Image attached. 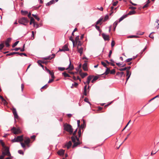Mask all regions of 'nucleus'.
Masks as SVG:
<instances>
[{"instance_id": "nucleus-48", "label": "nucleus", "mask_w": 159, "mask_h": 159, "mask_svg": "<svg viewBox=\"0 0 159 159\" xmlns=\"http://www.w3.org/2000/svg\"><path fill=\"white\" fill-rule=\"evenodd\" d=\"M84 101L87 102L90 105H91V103L90 102L88 101V99L87 98H85L84 99Z\"/></svg>"}, {"instance_id": "nucleus-25", "label": "nucleus", "mask_w": 159, "mask_h": 159, "mask_svg": "<svg viewBox=\"0 0 159 159\" xmlns=\"http://www.w3.org/2000/svg\"><path fill=\"white\" fill-rule=\"evenodd\" d=\"M98 78V77L97 76H95L93 80H92L91 82L92 83H93L95 81L97 80Z\"/></svg>"}, {"instance_id": "nucleus-28", "label": "nucleus", "mask_w": 159, "mask_h": 159, "mask_svg": "<svg viewBox=\"0 0 159 159\" xmlns=\"http://www.w3.org/2000/svg\"><path fill=\"white\" fill-rule=\"evenodd\" d=\"M118 21H116L113 24L114 30H115L118 24Z\"/></svg>"}, {"instance_id": "nucleus-36", "label": "nucleus", "mask_w": 159, "mask_h": 159, "mask_svg": "<svg viewBox=\"0 0 159 159\" xmlns=\"http://www.w3.org/2000/svg\"><path fill=\"white\" fill-rule=\"evenodd\" d=\"M20 143L22 147L24 148L25 150L26 149V148L25 144L22 142H20Z\"/></svg>"}, {"instance_id": "nucleus-29", "label": "nucleus", "mask_w": 159, "mask_h": 159, "mask_svg": "<svg viewBox=\"0 0 159 159\" xmlns=\"http://www.w3.org/2000/svg\"><path fill=\"white\" fill-rule=\"evenodd\" d=\"M34 27L36 28H38L39 27V25L36 22L34 23L33 24Z\"/></svg>"}, {"instance_id": "nucleus-2", "label": "nucleus", "mask_w": 159, "mask_h": 159, "mask_svg": "<svg viewBox=\"0 0 159 159\" xmlns=\"http://www.w3.org/2000/svg\"><path fill=\"white\" fill-rule=\"evenodd\" d=\"M18 22L21 24L26 25V24L29 22V20H28L27 18L23 17L19 19Z\"/></svg>"}, {"instance_id": "nucleus-40", "label": "nucleus", "mask_w": 159, "mask_h": 159, "mask_svg": "<svg viewBox=\"0 0 159 159\" xmlns=\"http://www.w3.org/2000/svg\"><path fill=\"white\" fill-rule=\"evenodd\" d=\"M71 139L72 141L74 143L76 142V138L75 137H74V136H72L71 137Z\"/></svg>"}, {"instance_id": "nucleus-35", "label": "nucleus", "mask_w": 159, "mask_h": 159, "mask_svg": "<svg viewBox=\"0 0 159 159\" xmlns=\"http://www.w3.org/2000/svg\"><path fill=\"white\" fill-rule=\"evenodd\" d=\"M102 20V18H100L96 22V24L98 25L99 24Z\"/></svg>"}, {"instance_id": "nucleus-4", "label": "nucleus", "mask_w": 159, "mask_h": 159, "mask_svg": "<svg viewBox=\"0 0 159 159\" xmlns=\"http://www.w3.org/2000/svg\"><path fill=\"white\" fill-rule=\"evenodd\" d=\"M4 148V152H2V154L5 155H7L8 156H11V154L9 151V149L8 147H6Z\"/></svg>"}, {"instance_id": "nucleus-53", "label": "nucleus", "mask_w": 159, "mask_h": 159, "mask_svg": "<svg viewBox=\"0 0 159 159\" xmlns=\"http://www.w3.org/2000/svg\"><path fill=\"white\" fill-rule=\"evenodd\" d=\"M19 55H20L21 56H22L23 55H24L25 56H27V55L26 53H19Z\"/></svg>"}, {"instance_id": "nucleus-18", "label": "nucleus", "mask_w": 159, "mask_h": 159, "mask_svg": "<svg viewBox=\"0 0 159 159\" xmlns=\"http://www.w3.org/2000/svg\"><path fill=\"white\" fill-rule=\"evenodd\" d=\"M127 16V15H123L121 17H120L119 19V22H120L124 18H126Z\"/></svg>"}, {"instance_id": "nucleus-3", "label": "nucleus", "mask_w": 159, "mask_h": 159, "mask_svg": "<svg viewBox=\"0 0 159 159\" xmlns=\"http://www.w3.org/2000/svg\"><path fill=\"white\" fill-rule=\"evenodd\" d=\"M11 131L15 134H18L21 132L19 128H16L14 127L11 129Z\"/></svg>"}, {"instance_id": "nucleus-38", "label": "nucleus", "mask_w": 159, "mask_h": 159, "mask_svg": "<svg viewBox=\"0 0 159 159\" xmlns=\"http://www.w3.org/2000/svg\"><path fill=\"white\" fill-rule=\"evenodd\" d=\"M19 42V41H16V42L13 44V45H12V47L13 48H14L15 47H16L17 45L18 44V43Z\"/></svg>"}, {"instance_id": "nucleus-8", "label": "nucleus", "mask_w": 159, "mask_h": 159, "mask_svg": "<svg viewBox=\"0 0 159 159\" xmlns=\"http://www.w3.org/2000/svg\"><path fill=\"white\" fill-rule=\"evenodd\" d=\"M12 112L14 116L15 119H18V115H17L16 111L15 108H13L12 110Z\"/></svg>"}, {"instance_id": "nucleus-51", "label": "nucleus", "mask_w": 159, "mask_h": 159, "mask_svg": "<svg viewBox=\"0 0 159 159\" xmlns=\"http://www.w3.org/2000/svg\"><path fill=\"white\" fill-rule=\"evenodd\" d=\"M11 38H8L7 39L6 41V42L9 43V42H11Z\"/></svg>"}, {"instance_id": "nucleus-34", "label": "nucleus", "mask_w": 159, "mask_h": 159, "mask_svg": "<svg viewBox=\"0 0 159 159\" xmlns=\"http://www.w3.org/2000/svg\"><path fill=\"white\" fill-rule=\"evenodd\" d=\"M116 72V70L115 69H113L110 70V73L111 74H114Z\"/></svg>"}, {"instance_id": "nucleus-5", "label": "nucleus", "mask_w": 159, "mask_h": 159, "mask_svg": "<svg viewBox=\"0 0 159 159\" xmlns=\"http://www.w3.org/2000/svg\"><path fill=\"white\" fill-rule=\"evenodd\" d=\"M102 37L105 41H109V35L105 34L104 33H102Z\"/></svg>"}, {"instance_id": "nucleus-50", "label": "nucleus", "mask_w": 159, "mask_h": 159, "mask_svg": "<svg viewBox=\"0 0 159 159\" xmlns=\"http://www.w3.org/2000/svg\"><path fill=\"white\" fill-rule=\"evenodd\" d=\"M0 98L1 99L2 102H6L5 100L3 98V97L1 95H0Z\"/></svg>"}, {"instance_id": "nucleus-39", "label": "nucleus", "mask_w": 159, "mask_h": 159, "mask_svg": "<svg viewBox=\"0 0 159 159\" xmlns=\"http://www.w3.org/2000/svg\"><path fill=\"white\" fill-rule=\"evenodd\" d=\"M79 36H76V37L75 38V41L76 43H78V41H79Z\"/></svg>"}, {"instance_id": "nucleus-61", "label": "nucleus", "mask_w": 159, "mask_h": 159, "mask_svg": "<svg viewBox=\"0 0 159 159\" xmlns=\"http://www.w3.org/2000/svg\"><path fill=\"white\" fill-rule=\"evenodd\" d=\"M95 28L97 30H98V31H100V27L99 26H97V25H95Z\"/></svg>"}, {"instance_id": "nucleus-57", "label": "nucleus", "mask_w": 159, "mask_h": 159, "mask_svg": "<svg viewBox=\"0 0 159 159\" xmlns=\"http://www.w3.org/2000/svg\"><path fill=\"white\" fill-rule=\"evenodd\" d=\"M130 7H129V9L134 10L136 9V8L135 7H134L133 6H131V5H129Z\"/></svg>"}, {"instance_id": "nucleus-31", "label": "nucleus", "mask_w": 159, "mask_h": 159, "mask_svg": "<svg viewBox=\"0 0 159 159\" xmlns=\"http://www.w3.org/2000/svg\"><path fill=\"white\" fill-rule=\"evenodd\" d=\"M58 69L59 70L62 71L66 70V69L65 67H58Z\"/></svg>"}, {"instance_id": "nucleus-52", "label": "nucleus", "mask_w": 159, "mask_h": 159, "mask_svg": "<svg viewBox=\"0 0 159 159\" xmlns=\"http://www.w3.org/2000/svg\"><path fill=\"white\" fill-rule=\"evenodd\" d=\"M116 75L119 76V77L120 78H121L122 77V76L120 72H117L116 74Z\"/></svg>"}, {"instance_id": "nucleus-7", "label": "nucleus", "mask_w": 159, "mask_h": 159, "mask_svg": "<svg viewBox=\"0 0 159 159\" xmlns=\"http://www.w3.org/2000/svg\"><path fill=\"white\" fill-rule=\"evenodd\" d=\"M55 56V54H52L51 55L49 56L44 57L43 59L45 60H51L54 58Z\"/></svg>"}, {"instance_id": "nucleus-13", "label": "nucleus", "mask_w": 159, "mask_h": 159, "mask_svg": "<svg viewBox=\"0 0 159 159\" xmlns=\"http://www.w3.org/2000/svg\"><path fill=\"white\" fill-rule=\"evenodd\" d=\"M81 70L80 72V75L82 78H84L86 76L88 75V74L87 73H81Z\"/></svg>"}, {"instance_id": "nucleus-23", "label": "nucleus", "mask_w": 159, "mask_h": 159, "mask_svg": "<svg viewBox=\"0 0 159 159\" xmlns=\"http://www.w3.org/2000/svg\"><path fill=\"white\" fill-rule=\"evenodd\" d=\"M62 74L63 75V76L65 77H70V76L66 72L62 73Z\"/></svg>"}, {"instance_id": "nucleus-11", "label": "nucleus", "mask_w": 159, "mask_h": 159, "mask_svg": "<svg viewBox=\"0 0 159 159\" xmlns=\"http://www.w3.org/2000/svg\"><path fill=\"white\" fill-rule=\"evenodd\" d=\"M30 142V140L29 138L28 137H25V140H24V142L25 143L28 145V147H29V144Z\"/></svg>"}, {"instance_id": "nucleus-9", "label": "nucleus", "mask_w": 159, "mask_h": 159, "mask_svg": "<svg viewBox=\"0 0 159 159\" xmlns=\"http://www.w3.org/2000/svg\"><path fill=\"white\" fill-rule=\"evenodd\" d=\"M74 66L73 65L71 64V61L70 60V64L69 65L68 67V68L66 69V70H71L74 69Z\"/></svg>"}, {"instance_id": "nucleus-10", "label": "nucleus", "mask_w": 159, "mask_h": 159, "mask_svg": "<svg viewBox=\"0 0 159 159\" xmlns=\"http://www.w3.org/2000/svg\"><path fill=\"white\" fill-rule=\"evenodd\" d=\"M16 138L17 142L22 141L23 140V135L18 136Z\"/></svg>"}, {"instance_id": "nucleus-37", "label": "nucleus", "mask_w": 159, "mask_h": 159, "mask_svg": "<svg viewBox=\"0 0 159 159\" xmlns=\"http://www.w3.org/2000/svg\"><path fill=\"white\" fill-rule=\"evenodd\" d=\"M48 87V85L47 84H45V85H44V86H43V87H42L41 88V89L40 90H41V91H42V89H46Z\"/></svg>"}, {"instance_id": "nucleus-32", "label": "nucleus", "mask_w": 159, "mask_h": 159, "mask_svg": "<svg viewBox=\"0 0 159 159\" xmlns=\"http://www.w3.org/2000/svg\"><path fill=\"white\" fill-rule=\"evenodd\" d=\"M49 74L51 75V77L52 79L54 78L55 76L54 75V73L53 72L51 71V72H50V73H49Z\"/></svg>"}, {"instance_id": "nucleus-42", "label": "nucleus", "mask_w": 159, "mask_h": 159, "mask_svg": "<svg viewBox=\"0 0 159 159\" xmlns=\"http://www.w3.org/2000/svg\"><path fill=\"white\" fill-rule=\"evenodd\" d=\"M81 67V64H80L78 66L77 68H75V70L77 71H78L79 69H80Z\"/></svg>"}, {"instance_id": "nucleus-12", "label": "nucleus", "mask_w": 159, "mask_h": 159, "mask_svg": "<svg viewBox=\"0 0 159 159\" xmlns=\"http://www.w3.org/2000/svg\"><path fill=\"white\" fill-rule=\"evenodd\" d=\"M65 152V151L63 149H60L57 152V154L60 156H62L63 155Z\"/></svg>"}, {"instance_id": "nucleus-6", "label": "nucleus", "mask_w": 159, "mask_h": 159, "mask_svg": "<svg viewBox=\"0 0 159 159\" xmlns=\"http://www.w3.org/2000/svg\"><path fill=\"white\" fill-rule=\"evenodd\" d=\"M69 50L67 46L66 45H64L62 48L59 49V51L65 52L66 51H68Z\"/></svg>"}, {"instance_id": "nucleus-22", "label": "nucleus", "mask_w": 159, "mask_h": 159, "mask_svg": "<svg viewBox=\"0 0 159 159\" xmlns=\"http://www.w3.org/2000/svg\"><path fill=\"white\" fill-rule=\"evenodd\" d=\"M80 142H75L74 143V144L73 145L72 147L74 148L77 146L78 145L80 144Z\"/></svg>"}, {"instance_id": "nucleus-46", "label": "nucleus", "mask_w": 159, "mask_h": 159, "mask_svg": "<svg viewBox=\"0 0 159 159\" xmlns=\"http://www.w3.org/2000/svg\"><path fill=\"white\" fill-rule=\"evenodd\" d=\"M78 133L79 137H80L81 135V129H79L78 130Z\"/></svg>"}, {"instance_id": "nucleus-41", "label": "nucleus", "mask_w": 159, "mask_h": 159, "mask_svg": "<svg viewBox=\"0 0 159 159\" xmlns=\"http://www.w3.org/2000/svg\"><path fill=\"white\" fill-rule=\"evenodd\" d=\"M108 19H109V16L108 15H107L105 16L104 17V21H106Z\"/></svg>"}, {"instance_id": "nucleus-60", "label": "nucleus", "mask_w": 159, "mask_h": 159, "mask_svg": "<svg viewBox=\"0 0 159 159\" xmlns=\"http://www.w3.org/2000/svg\"><path fill=\"white\" fill-rule=\"evenodd\" d=\"M78 43L77 44V47H78L79 46H81L82 45V43L81 41H79L78 42Z\"/></svg>"}, {"instance_id": "nucleus-21", "label": "nucleus", "mask_w": 159, "mask_h": 159, "mask_svg": "<svg viewBox=\"0 0 159 159\" xmlns=\"http://www.w3.org/2000/svg\"><path fill=\"white\" fill-rule=\"evenodd\" d=\"M83 94L85 96L87 95V85H85L84 86Z\"/></svg>"}, {"instance_id": "nucleus-19", "label": "nucleus", "mask_w": 159, "mask_h": 159, "mask_svg": "<svg viewBox=\"0 0 159 159\" xmlns=\"http://www.w3.org/2000/svg\"><path fill=\"white\" fill-rule=\"evenodd\" d=\"M21 14L23 15L26 16L28 14V12L27 11L22 10L20 11Z\"/></svg>"}, {"instance_id": "nucleus-59", "label": "nucleus", "mask_w": 159, "mask_h": 159, "mask_svg": "<svg viewBox=\"0 0 159 159\" xmlns=\"http://www.w3.org/2000/svg\"><path fill=\"white\" fill-rule=\"evenodd\" d=\"M25 44H24L23 45V48H20V51H21V52H23V51H25Z\"/></svg>"}, {"instance_id": "nucleus-24", "label": "nucleus", "mask_w": 159, "mask_h": 159, "mask_svg": "<svg viewBox=\"0 0 159 159\" xmlns=\"http://www.w3.org/2000/svg\"><path fill=\"white\" fill-rule=\"evenodd\" d=\"M83 124H81V126H80V129H83L84 126H85V121L84 120H83Z\"/></svg>"}, {"instance_id": "nucleus-62", "label": "nucleus", "mask_w": 159, "mask_h": 159, "mask_svg": "<svg viewBox=\"0 0 159 159\" xmlns=\"http://www.w3.org/2000/svg\"><path fill=\"white\" fill-rule=\"evenodd\" d=\"M78 85V83L75 82L74 84H72V86H75V87H76Z\"/></svg>"}, {"instance_id": "nucleus-1", "label": "nucleus", "mask_w": 159, "mask_h": 159, "mask_svg": "<svg viewBox=\"0 0 159 159\" xmlns=\"http://www.w3.org/2000/svg\"><path fill=\"white\" fill-rule=\"evenodd\" d=\"M64 129L69 132L70 134H72L73 132V129L72 126L67 123L64 124Z\"/></svg>"}, {"instance_id": "nucleus-33", "label": "nucleus", "mask_w": 159, "mask_h": 159, "mask_svg": "<svg viewBox=\"0 0 159 159\" xmlns=\"http://www.w3.org/2000/svg\"><path fill=\"white\" fill-rule=\"evenodd\" d=\"M0 143H1V144L3 148L6 147L5 146V144H4V143L3 142L2 140H0Z\"/></svg>"}, {"instance_id": "nucleus-63", "label": "nucleus", "mask_w": 159, "mask_h": 159, "mask_svg": "<svg viewBox=\"0 0 159 159\" xmlns=\"http://www.w3.org/2000/svg\"><path fill=\"white\" fill-rule=\"evenodd\" d=\"M69 40L70 41H71L72 42H74V39H73V37H72V36H70V38H69Z\"/></svg>"}, {"instance_id": "nucleus-58", "label": "nucleus", "mask_w": 159, "mask_h": 159, "mask_svg": "<svg viewBox=\"0 0 159 159\" xmlns=\"http://www.w3.org/2000/svg\"><path fill=\"white\" fill-rule=\"evenodd\" d=\"M30 18V21L32 22H33V24L35 22V21H34V18L32 17H31Z\"/></svg>"}, {"instance_id": "nucleus-45", "label": "nucleus", "mask_w": 159, "mask_h": 159, "mask_svg": "<svg viewBox=\"0 0 159 159\" xmlns=\"http://www.w3.org/2000/svg\"><path fill=\"white\" fill-rule=\"evenodd\" d=\"M131 75V72L129 70H126V76H128L129 74Z\"/></svg>"}, {"instance_id": "nucleus-30", "label": "nucleus", "mask_w": 159, "mask_h": 159, "mask_svg": "<svg viewBox=\"0 0 159 159\" xmlns=\"http://www.w3.org/2000/svg\"><path fill=\"white\" fill-rule=\"evenodd\" d=\"M32 16H34V18L36 19L38 21H39L40 20L39 18L36 15L34 14H32Z\"/></svg>"}, {"instance_id": "nucleus-64", "label": "nucleus", "mask_w": 159, "mask_h": 159, "mask_svg": "<svg viewBox=\"0 0 159 159\" xmlns=\"http://www.w3.org/2000/svg\"><path fill=\"white\" fill-rule=\"evenodd\" d=\"M148 6V4L146 2L145 4L143 7V8L147 7Z\"/></svg>"}, {"instance_id": "nucleus-16", "label": "nucleus", "mask_w": 159, "mask_h": 159, "mask_svg": "<svg viewBox=\"0 0 159 159\" xmlns=\"http://www.w3.org/2000/svg\"><path fill=\"white\" fill-rule=\"evenodd\" d=\"M83 69L84 71L88 70L87 64L85 63L83 65Z\"/></svg>"}, {"instance_id": "nucleus-55", "label": "nucleus", "mask_w": 159, "mask_h": 159, "mask_svg": "<svg viewBox=\"0 0 159 159\" xmlns=\"http://www.w3.org/2000/svg\"><path fill=\"white\" fill-rule=\"evenodd\" d=\"M18 152L20 154H24V152L21 150H19L18 151Z\"/></svg>"}, {"instance_id": "nucleus-49", "label": "nucleus", "mask_w": 159, "mask_h": 159, "mask_svg": "<svg viewBox=\"0 0 159 159\" xmlns=\"http://www.w3.org/2000/svg\"><path fill=\"white\" fill-rule=\"evenodd\" d=\"M4 45L3 43H2L0 44V50H1L4 47Z\"/></svg>"}, {"instance_id": "nucleus-54", "label": "nucleus", "mask_w": 159, "mask_h": 159, "mask_svg": "<svg viewBox=\"0 0 159 159\" xmlns=\"http://www.w3.org/2000/svg\"><path fill=\"white\" fill-rule=\"evenodd\" d=\"M118 1H116V2H114L112 3V5L113 6H116L117 5V3H118Z\"/></svg>"}, {"instance_id": "nucleus-15", "label": "nucleus", "mask_w": 159, "mask_h": 159, "mask_svg": "<svg viewBox=\"0 0 159 159\" xmlns=\"http://www.w3.org/2000/svg\"><path fill=\"white\" fill-rule=\"evenodd\" d=\"M106 69L105 72L103 74V75H107L110 73V70L109 68L107 67H106Z\"/></svg>"}, {"instance_id": "nucleus-43", "label": "nucleus", "mask_w": 159, "mask_h": 159, "mask_svg": "<svg viewBox=\"0 0 159 159\" xmlns=\"http://www.w3.org/2000/svg\"><path fill=\"white\" fill-rule=\"evenodd\" d=\"M127 68L126 67H125L124 68H120L118 70H120V71H122L125 70H127Z\"/></svg>"}, {"instance_id": "nucleus-56", "label": "nucleus", "mask_w": 159, "mask_h": 159, "mask_svg": "<svg viewBox=\"0 0 159 159\" xmlns=\"http://www.w3.org/2000/svg\"><path fill=\"white\" fill-rule=\"evenodd\" d=\"M115 44V42L114 40H112L111 42V46L112 47H113L114 46Z\"/></svg>"}, {"instance_id": "nucleus-44", "label": "nucleus", "mask_w": 159, "mask_h": 159, "mask_svg": "<svg viewBox=\"0 0 159 159\" xmlns=\"http://www.w3.org/2000/svg\"><path fill=\"white\" fill-rule=\"evenodd\" d=\"M101 64L104 67H105V68L107 67V64H106V63L103 62V61H101Z\"/></svg>"}, {"instance_id": "nucleus-26", "label": "nucleus", "mask_w": 159, "mask_h": 159, "mask_svg": "<svg viewBox=\"0 0 159 159\" xmlns=\"http://www.w3.org/2000/svg\"><path fill=\"white\" fill-rule=\"evenodd\" d=\"M139 37L138 36L136 35H131L129 36L128 37V38H138Z\"/></svg>"}, {"instance_id": "nucleus-20", "label": "nucleus", "mask_w": 159, "mask_h": 159, "mask_svg": "<svg viewBox=\"0 0 159 159\" xmlns=\"http://www.w3.org/2000/svg\"><path fill=\"white\" fill-rule=\"evenodd\" d=\"M136 12L134 10L130 11H129V12L127 14V16L128 15H134V14H136Z\"/></svg>"}, {"instance_id": "nucleus-17", "label": "nucleus", "mask_w": 159, "mask_h": 159, "mask_svg": "<svg viewBox=\"0 0 159 159\" xmlns=\"http://www.w3.org/2000/svg\"><path fill=\"white\" fill-rule=\"evenodd\" d=\"M71 145L72 143L71 141H69L66 144L65 146L68 149L71 146Z\"/></svg>"}, {"instance_id": "nucleus-27", "label": "nucleus", "mask_w": 159, "mask_h": 159, "mask_svg": "<svg viewBox=\"0 0 159 159\" xmlns=\"http://www.w3.org/2000/svg\"><path fill=\"white\" fill-rule=\"evenodd\" d=\"M77 49H78V52L79 53L81 52H83V48L82 47H81L80 48H79L78 47H77Z\"/></svg>"}, {"instance_id": "nucleus-14", "label": "nucleus", "mask_w": 159, "mask_h": 159, "mask_svg": "<svg viewBox=\"0 0 159 159\" xmlns=\"http://www.w3.org/2000/svg\"><path fill=\"white\" fill-rule=\"evenodd\" d=\"M93 77V76L92 75H90L88 77L87 81V84H89L90 80Z\"/></svg>"}, {"instance_id": "nucleus-47", "label": "nucleus", "mask_w": 159, "mask_h": 159, "mask_svg": "<svg viewBox=\"0 0 159 159\" xmlns=\"http://www.w3.org/2000/svg\"><path fill=\"white\" fill-rule=\"evenodd\" d=\"M132 58H128L125 61V62H130V61H131L132 60Z\"/></svg>"}]
</instances>
